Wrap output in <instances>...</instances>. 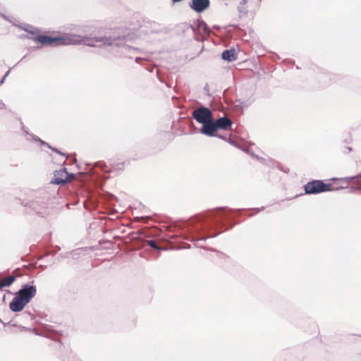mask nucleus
Segmentation results:
<instances>
[{
  "instance_id": "f257e3e1",
  "label": "nucleus",
  "mask_w": 361,
  "mask_h": 361,
  "mask_svg": "<svg viewBox=\"0 0 361 361\" xmlns=\"http://www.w3.org/2000/svg\"><path fill=\"white\" fill-rule=\"evenodd\" d=\"M126 38L127 37L126 35H113L108 37L93 38L76 35H66L62 37H51L39 35L35 38V40L42 44L68 45L84 44L89 47H97L96 43L101 42L103 45L119 47L122 54L131 58V56L128 55V54L137 51L138 49L126 45Z\"/></svg>"
},
{
  "instance_id": "f03ea898",
  "label": "nucleus",
  "mask_w": 361,
  "mask_h": 361,
  "mask_svg": "<svg viewBox=\"0 0 361 361\" xmlns=\"http://www.w3.org/2000/svg\"><path fill=\"white\" fill-rule=\"evenodd\" d=\"M233 212L231 209L221 207L209 212L205 215H199L195 217L191 221L190 225L192 232L197 235L195 238L193 237L195 245L199 247H203L200 242L216 236L218 233L209 235V230L216 227L223 228L225 226L224 220L226 219L227 214Z\"/></svg>"
},
{
  "instance_id": "7ed1b4c3",
  "label": "nucleus",
  "mask_w": 361,
  "mask_h": 361,
  "mask_svg": "<svg viewBox=\"0 0 361 361\" xmlns=\"http://www.w3.org/2000/svg\"><path fill=\"white\" fill-rule=\"evenodd\" d=\"M304 189L305 194L316 195L331 190L332 184L325 183L320 180H314L307 183Z\"/></svg>"
},
{
  "instance_id": "20e7f679",
  "label": "nucleus",
  "mask_w": 361,
  "mask_h": 361,
  "mask_svg": "<svg viewBox=\"0 0 361 361\" xmlns=\"http://www.w3.org/2000/svg\"><path fill=\"white\" fill-rule=\"evenodd\" d=\"M48 204L47 196L37 197L28 203V207L36 214L44 216V214H47Z\"/></svg>"
},
{
  "instance_id": "39448f33",
  "label": "nucleus",
  "mask_w": 361,
  "mask_h": 361,
  "mask_svg": "<svg viewBox=\"0 0 361 361\" xmlns=\"http://www.w3.org/2000/svg\"><path fill=\"white\" fill-rule=\"evenodd\" d=\"M192 116L197 123L201 124H204V123L210 121L214 118L212 111L206 106H200L193 110Z\"/></svg>"
},
{
  "instance_id": "423d86ee",
  "label": "nucleus",
  "mask_w": 361,
  "mask_h": 361,
  "mask_svg": "<svg viewBox=\"0 0 361 361\" xmlns=\"http://www.w3.org/2000/svg\"><path fill=\"white\" fill-rule=\"evenodd\" d=\"M74 178V174L69 173L66 169L63 168L54 172V178L51 183L55 185H64Z\"/></svg>"
},
{
  "instance_id": "0eeeda50",
  "label": "nucleus",
  "mask_w": 361,
  "mask_h": 361,
  "mask_svg": "<svg viewBox=\"0 0 361 361\" xmlns=\"http://www.w3.org/2000/svg\"><path fill=\"white\" fill-rule=\"evenodd\" d=\"M37 293V288L35 286L25 284L16 293L20 298L24 300L26 302L29 303L31 300L35 296Z\"/></svg>"
},
{
  "instance_id": "6e6552de",
  "label": "nucleus",
  "mask_w": 361,
  "mask_h": 361,
  "mask_svg": "<svg viewBox=\"0 0 361 361\" xmlns=\"http://www.w3.org/2000/svg\"><path fill=\"white\" fill-rule=\"evenodd\" d=\"M202 125V126L200 130V132L201 133L209 137H214L216 135V133L217 132L218 130L216 128V126L214 118L212 119L210 121H207L204 123V124Z\"/></svg>"
},
{
  "instance_id": "1a4fd4ad",
  "label": "nucleus",
  "mask_w": 361,
  "mask_h": 361,
  "mask_svg": "<svg viewBox=\"0 0 361 361\" xmlns=\"http://www.w3.org/2000/svg\"><path fill=\"white\" fill-rule=\"evenodd\" d=\"M210 5L209 0H192L190 3V7L197 13H202L209 8Z\"/></svg>"
},
{
  "instance_id": "9d476101",
  "label": "nucleus",
  "mask_w": 361,
  "mask_h": 361,
  "mask_svg": "<svg viewBox=\"0 0 361 361\" xmlns=\"http://www.w3.org/2000/svg\"><path fill=\"white\" fill-rule=\"evenodd\" d=\"M27 304L28 303L16 294V296L9 304V308L11 311L18 312L23 310Z\"/></svg>"
},
{
  "instance_id": "9b49d317",
  "label": "nucleus",
  "mask_w": 361,
  "mask_h": 361,
  "mask_svg": "<svg viewBox=\"0 0 361 361\" xmlns=\"http://www.w3.org/2000/svg\"><path fill=\"white\" fill-rule=\"evenodd\" d=\"M217 130H228L232 126L233 122L231 118L227 116L220 117L214 120Z\"/></svg>"
},
{
  "instance_id": "f8f14e48",
  "label": "nucleus",
  "mask_w": 361,
  "mask_h": 361,
  "mask_svg": "<svg viewBox=\"0 0 361 361\" xmlns=\"http://www.w3.org/2000/svg\"><path fill=\"white\" fill-rule=\"evenodd\" d=\"M221 58L223 60L228 62H231L236 60L237 55L235 50L234 49L224 50L221 54Z\"/></svg>"
},
{
  "instance_id": "ddd939ff",
  "label": "nucleus",
  "mask_w": 361,
  "mask_h": 361,
  "mask_svg": "<svg viewBox=\"0 0 361 361\" xmlns=\"http://www.w3.org/2000/svg\"><path fill=\"white\" fill-rule=\"evenodd\" d=\"M16 280L15 276H8L6 277L5 279L0 280L1 282H2V285H4V287H8L10 286Z\"/></svg>"
},
{
  "instance_id": "4468645a",
  "label": "nucleus",
  "mask_w": 361,
  "mask_h": 361,
  "mask_svg": "<svg viewBox=\"0 0 361 361\" xmlns=\"http://www.w3.org/2000/svg\"><path fill=\"white\" fill-rule=\"evenodd\" d=\"M197 27L199 29L204 30L205 32H209V27H208L207 23L205 22L202 21V20L198 21Z\"/></svg>"
},
{
  "instance_id": "2eb2a0df",
  "label": "nucleus",
  "mask_w": 361,
  "mask_h": 361,
  "mask_svg": "<svg viewBox=\"0 0 361 361\" xmlns=\"http://www.w3.org/2000/svg\"><path fill=\"white\" fill-rule=\"evenodd\" d=\"M147 244L149 245V246L154 248V250H160V247L157 244V243L154 240H148Z\"/></svg>"
},
{
  "instance_id": "dca6fc26",
  "label": "nucleus",
  "mask_w": 361,
  "mask_h": 361,
  "mask_svg": "<svg viewBox=\"0 0 361 361\" xmlns=\"http://www.w3.org/2000/svg\"><path fill=\"white\" fill-rule=\"evenodd\" d=\"M23 317H25L27 319H32V316L30 312H24L22 314Z\"/></svg>"
},
{
  "instance_id": "f3484780",
  "label": "nucleus",
  "mask_w": 361,
  "mask_h": 361,
  "mask_svg": "<svg viewBox=\"0 0 361 361\" xmlns=\"http://www.w3.org/2000/svg\"><path fill=\"white\" fill-rule=\"evenodd\" d=\"M355 178H357L358 182H361V174L358 175L357 176L346 178V179H347L348 181H350V180H353V179H355ZM360 188H361V185H360Z\"/></svg>"
},
{
  "instance_id": "a211bd4d",
  "label": "nucleus",
  "mask_w": 361,
  "mask_h": 361,
  "mask_svg": "<svg viewBox=\"0 0 361 361\" xmlns=\"http://www.w3.org/2000/svg\"><path fill=\"white\" fill-rule=\"evenodd\" d=\"M50 149H51L53 152H56V153H57V154H61V155H62V156H63V157H66V154H64V153L61 152V151H59L58 149H56V148H55V147H51V148H50Z\"/></svg>"
},
{
  "instance_id": "6ab92c4d",
  "label": "nucleus",
  "mask_w": 361,
  "mask_h": 361,
  "mask_svg": "<svg viewBox=\"0 0 361 361\" xmlns=\"http://www.w3.org/2000/svg\"><path fill=\"white\" fill-rule=\"evenodd\" d=\"M30 136L35 140V141H37V142H40L41 139L37 137V135H34V134H30Z\"/></svg>"
},
{
  "instance_id": "aec40b11",
  "label": "nucleus",
  "mask_w": 361,
  "mask_h": 361,
  "mask_svg": "<svg viewBox=\"0 0 361 361\" xmlns=\"http://www.w3.org/2000/svg\"><path fill=\"white\" fill-rule=\"evenodd\" d=\"M39 143H40L42 145H43V146H46V147H48V148H49V149H50V148H51V146H50L49 143H47V142H45V141H44V140H40Z\"/></svg>"
},
{
  "instance_id": "412c9836",
  "label": "nucleus",
  "mask_w": 361,
  "mask_h": 361,
  "mask_svg": "<svg viewBox=\"0 0 361 361\" xmlns=\"http://www.w3.org/2000/svg\"><path fill=\"white\" fill-rule=\"evenodd\" d=\"M9 71H8L6 74L4 75V77L2 78V79L0 80V85H2L4 82V80L5 78L8 76V75L9 74Z\"/></svg>"
},
{
  "instance_id": "4be33fe9",
  "label": "nucleus",
  "mask_w": 361,
  "mask_h": 361,
  "mask_svg": "<svg viewBox=\"0 0 361 361\" xmlns=\"http://www.w3.org/2000/svg\"><path fill=\"white\" fill-rule=\"evenodd\" d=\"M96 166L103 169L104 166H106V164L104 163H103V162H97L96 164Z\"/></svg>"
},
{
  "instance_id": "5701e85b",
  "label": "nucleus",
  "mask_w": 361,
  "mask_h": 361,
  "mask_svg": "<svg viewBox=\"0 0 361 361\" xmlns=\"http://www.w3.org/2000/svg\"><path fill=\"white\" fill-rule=\"evenodd\" d=\"M238 11H239L240 13H245V11L244 10V8H243V5H240V6H238Z\"/></svg>"
},
{
  "instance_id": "b1692460",
  "label": "nucleus",
  "mask_w": 361,
  "mask_h": 361,
  "mask_svg": "<svg viewBox=\"0 0 361 361\" xmlns=\"http://www.w3.org/2000/svg\"><path fill=\"white\" fill-rule=\"evenodd\" d=\"M22 129L23 130V132L26 134V135H30L28 131H27V129L25 128V127L23 126V124L22 123Z\"/></svg>"
},
{
  "instance_id": "393cba45",
  "label": "nucleus",
  "mask_w": 361,
  "mask_h": 361,
  "mask_svg": "<svg viewBox=\"0 0 361 361\" xmlns=\"http://www.w3.org/2000/svg\"><path fill=\"white\" fill-rule=\"evenodd\" d=\"M1 16H2L5 20L12 23V20L11 19H10L8 17L6 16L4 14H0Z\"/></svg>"
},
{
  "instance_id": "a878e982",
  "label": "nucleus",
  "mask_w": 361,
  "mask_h": 361,
  "mask_svg": "<svg viewBox=\"0 0 361 361\" xmlns=\"http://www.w3.org/2000/svg\"><path fill=\"white\" fill-rule=\"evenodd\" d=\"M5 107H6L5 104L2 101H0V109H5Z\"/></svg>"
},
{
  "instance_id": "bb28decb",
  "label": "nucleus",
  "mask_w": 361,
  "mask_h": 361,
  "mask_svg": "<svg viewBox=\"0 0 361 361\" xmlns=\"http://www.w3.org/2000/svg\"><path fill=\"white\" fill-rule=\"evenodd\" d=\"M143 60H144V59L140 58V57H136L135 58V62L136 63H140V61H143Z\"/></svg>"
},
{
  "instance_id": "cd10ccee",
  "label": "nucleus",
  "mask_w": 361,
  "mask_h": 361,
  "mask_svg": "<svg viewBox=\"0 0 361 361\" xmlns=\"http://www.w3.org/2000/svg\"><path fill=\"white\" fill-rule=\"evenodd\" d=\"M264 207H261V208H259V209H255L256 210V212H260V211L263 210V209H264Z\"/></svg>"
},
{
  "instance_id": "c85d7f7f",
  "label": "nucleus",
  "mask_w": 361,
  "mask_h": 361,
  "mask_svg": "<svg viewBox=\"0 0 361 361\" xmlns=\"http://www.w3.org/2000/svg\"><path fill=\"white\" fill-rule=\"evenodd\" d=\"M247 3V0H242L240 5H245Z\"/></svg>"
},
{
  "instance_id": "c756f323",
  "label": "nucleus",
  "mask_w": 361,
  "mask_h": 361,
  "mask_svg": "<svg viewBox=\"0 0 361 361\" xmlns=\"http://www.w3.org/2000/svg\"><path fill=\"white\" fill-rule=\"evenodd\" d=\"M173 3L181 1L182 0H171Z\"/></svg>"
},
{
  "instance_id": "7c9ffc66",
  "label": "nucleus",
  "mask_w": 361,
  "mask_h": 361,
  "mask_svg": "<svg viewBox=\"0 0 361 361\" xmlns=\"http://www.w3.org/2000/svg\"><path fill=\"white\" fill-rule=\"evenodd\" d=\"M218 137H220L222 140H226L225 137H223V136H221V135H218Z\"/></svg>"
},
{
  "instance_id": "2f4dec72",
  "label": "nucleus",
  "mask_w": 361,
  "mask_h": 361,
  "mask_svg": "<svg viewBox=\"0 0 361 361\" xmlns=\"http://www.w3.org/2000/svg\"><path fill=\"white\" fill-rule=\"evenodd\" d=\"M229 142H230V143H231V144H232V145H235V142L234 141H231V140H230V141H229Z\"/></svg>"
},
{
  "instance_id": "473e14b6",
  "label": "nucleus",
  "mask_w": 361,
  "mask_h": 361,
  "mask_svg": "<svg viewBox=\"0 0 361 361\" xmlns=\"http://www.w3.org/2000/svg\"><path fill=\"white\" fill-rule=\"evenodd\" d=\"M0 322H1V319H0Z\"/></svg>"
}]
</instances>
